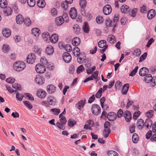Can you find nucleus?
<instances>
[{"label":"nucleus","instance_id":"nucleus-30","mask_svg":"<svg viewBox=\"0 0 156 156\" xmlns=\"http://www.w3.org/2000/svg\"><path fill=\"white\" fill-rule=\"evenodd\" d=\"M129 11V8L127 5H123L121 7V11L123 13H127Z\"/></svg>","mask_w":156,"mask_h":156},{"label":"nucleus","instance_id":"nucleus-11","mask_svg":"<svg viewBox=\"0 0 156 156\" xmlns=\"http://www.w3.org/2000/svg\"><path fill=\"white\" fill-rule=\"evenodd\" d=\"M47 89L48 92L50 94H53L56 91L55 87L52 84L48 85L47 87Z\"/></svg>","mask_w":156,"mask_h":156},{"label":"nucleus","instance_id":"nucleus-50","mask_svg":"<svg viewBox=\"0 0 156 156\" xmlns=\"http://www.w3.org/2000/svg\"><path fill=\"white\" fill-rule=\"evenodd\" d=\"M154 111L152 110H150L146 113V115L148 118L152 117L153 115Z\"/></svg>","mask_w":156,"mask_h":156},{"label":"nucleus","instance_id":"nucleus-22","mask_svg":"<svg viewBox=\"0 0 156 156\" xmlns=\"http://www.w3.org/2000/svg\"><path fill=\"white\" fill-rule=\"evenodd\" d=\"M85 104V100H81L76 105V107L78 109L81 110V108H83Z\"/></svg>","mask_w":156,"mask_h":156},{"label":"nucleus","instance_id":"nucleus-55","mask_svg":"<svg viewBox=\"0 0 156 156\" xmlns=\"http://www.w3.org/2000/svg\"><path fill=\"white\" fill-rule=\"evenodd\" d=\"M24 23L25 25L27 26H29L31 24V22L29 18H27L24 20Z\"/></svg>","mask_w":156,"mask_h":156},{"label":"nucleus","instance_id":"nucleus-37","mask_svg":"<svg viewBox=\"0 0 156 156\" xmlns=\"http://www.w3.org/2000/svg\"><path fill=\"white\" fill-rule=\"evenodd\" d=\"M24 104L27 106L29 109H31L33 108V106L30 102L27 101H23Z\"/></svg>","mask_w":156,"mask_h":156},{"label":"nucleus","instance_id":"nucleus-35","mask_svg":"<svg viewBox=\"0 0 156 156\" xmlns=\"http://www.w3.org/2000/svg\"><path fill=\"white\" fill-rule=\"evenodd\" d=\"M144 124H145V126H146L147 128H148L149 126L151 127L152 124V122L151 119H146Z\"/></svg>","mask_w":156,"mask_h":156},{"label":"nucleus","instance_id":"nucleus-49","mask_svg":"<svg viewBox=\"0 0 156 156\" xmlns=\"http://www.w3.org/2000/svg\"><path fill=\"white\" fill-rule=\"evenodd\" d=\"M102 91V88H100L95 95V97L96 98H99L101 97Z\"/></svg>","mask_w":156,"mask_h":156},{"label":"nucleus","instance_id":"nucleus-46","mask_svg":"<svg viewBox=\"0 0 156 156\" xmlns=\"http://www.w3.org/2000/svg\"><path fill=\"white\" fill-rule=\"evenodd\" d=\"M108 154V156H118V153L116 151H109Z\"/></svg>","mask_w":156,"mask_h":156},{"label":"nucleus","instance_id":"nucleus-5","mask_svg":"<svg viewBox=\"0 0 156 156\" xmlns=\"http://www.w3.org/2000/svg\"><path fill=\"white\" fill-rule=\"evenodd\" d=\"M35 81L39 85H41L44 83L45 80L42 76L40 75H37L35 78Z\"/></svg>","mask_w":156,"mask_h":156},{"label":"nucleus","instance_id":"nucleus-12","mask_svg":"<svg viewBox=\"0 0 156 156\" xmlns=\"http://www.w3.org/2000/svg\"><path fill=\"white\" fill-rule=\"evenodd\" d=\"M117 117V115L116 113L114 112L109 113L107 115L108 119L110 121L115 120Z\"/></svg>","mask_w":156,"mask_h":156},{"label":"nucleus","instance_id":"nucleus-6","mask_svg":"<svg viewBox=\"0 0 156 156\" xmlns=\"http://www.w3.org/2000/svg\"><path fill=\"white\" fill-rule=\"evenodd\" d=\"M36 59V57L34 53H31L29 54L27 58V62L30 64H32L34 62Z\"/></svg>","mask_w":156,"mask_h":156},{"label":"nucleus","instance_id":"nucleus-56","mask_svg":"<svg viewBox=\"0 0 156 156\" xmlns=\"http://www.w3.org/2000/svg\"><path fill=\"white\" fill-rule=\"evenodd\" d=\"M147 55V52L144 53L143 55H141L140 58L139 62H141L144 60L146 58Z\"/></svg>","mask_w":156,"mask_h":156},{"label":"nucleus","instance_id":"nucleus-51","mask_svg":"<svg viewBox=\"0 0 156 156\" xmlns=\"http://www.w3.org/2000/svg\"><path fill=\"white\" fill-rule=\"evenodd\" d=\"M47 101L50 105H54L55 104V102L53 101L51 97H50L48 98L47 99Z\"/></svg>","mask_w":156,"mask_h":156},{"label":"nucleus","instance_id":"nucleus-40","mask_svg":"<svg viewBox=\"0 0 156 156\" xmlns=\"http://www.w3.org/2000/svg\"><path fill=\"white\" fill-rule=\"evenodd\" d=\"M83 31L86 33H87L89 31V29L88 24L86 23H85L83 27Z\"/></svg>","mask_w":156,"mask_h":156},{"label":"nucleus","instance_id":"nucleus-34","mask_svg":"<svg viewBox=\"0 0 156 156\" xmlns=\"http://www.w3.org/2000/svg\"><path fill=\"white\" fill-rule=\"evenodd\" d=\"M152 79L153 77L151 74H148L144 78L145 81L147 83L151 82Z\"/></svg>","mask_w":156,"mask_h":156},{"label":"nucleus","instance_id":"nucleus-36","mask_svg":"<svg viewBox=\"0 0 156 156\" xmlns=\"http://www.w3.org/2000/svg\"><path fill=\"white\" fill-rule=\"evenodd\" d=\"M7 4L6 0H1L0 1V6L2 8H5L7 6Z\"/></svg>","mask_w":156,"mask_h":156},{"label":"nucleus","instance_id":"nucleus-57","mask_svg":"<svg viewBox=\"0 0 156 156\" xmlns=\"http://www.w3.org/2000/svg\"><path fill=\"white\" fill-rule=\"evenodd\" d=\"M12 87L15 89H16L18 90H21V87L20 85L18 83H15L12 85Z\"/></svg>","mask_w":156,"mask_h":156},{"label":"nucleus","instance_id":"nucleus-10","mask_svg":"<svg viewBox=\"0 0 156 156\" xmlns=\"http://www.w3.org/2000/svg\"><path fill=\"white\" fill-rule=\"evenodd\" d=\"M40 61L43 65L46 66L47 68L50 70L52 69L54 67L53 66H51V64H49V63H48L47 61L45 58H41Z\"/></svg>","mask_w":156,"mask_h":156},{"label":"nucleus","instance_id":"nucleus-29","mask_svg":"<svg viewBox=\"0 0 156 156\" xmlns=\"http://www.w3.org/2000/svg\"><path fill=\"white\" fill-rule=\"evenodd\" d=\"M80 50L78 47H76L73 50V53L74 56L76 57H79L80 54Z\"/></svg>","mask_w":156,"mask_h":156},{"label":"nucleus","instance_id":"nucleus-45","mask_svg":"<svg viewBox=\"0 0 156 156\" xmlns=\"http://www.w3.org/2000/svg\"><path fill=\"white\" fill-rule=\"evenodd\" d=\"M27 3L29 6L33 7L34 6L35 2V0H27Z\"/></svg>","mask_w":156,"mask_h":156},{"label":"nucleus","instance_id":"nucleus-47","mask_svg":"<svg viewBox=\"0 0 156 156\" xmlns=\"http://www.w3.org/2000/svg\"><path fill=\"white\" fill-rule=\"evenodd\" d=\"M76 123V122L72 119H69L68 121V125L69 126H73L75 125Z\"/></svg>","mask_w":156,"mask_h":156},{"label":"nucleus","instance_id":"nucleus-52","mask_svg":"<svg viewBox=\"0 0 156 156\" xmlns=\"http://www.w3.org/2000/svg\"><path fill=\"white\" fill-rule=\"evenodd\" d=\"M65 49L68 52H70L72 50V47L69 44H67L64 47Z\"/></svg>","mask_w":156,"mask_h":156},{"label":"nucleus","instance_id":"nucleus-14","mask_svg":"<svg viewBox=\"0 0 156 156\" xmlns=\"http://www.w3.org/2000/svg\"><path fill=\"white\" fill-rule=\"evenodd\" d=\"M37 96L40 98H44L46 95V92L42 90H39L37 92Z\"/></svg>","mask_w":156,"mask_h":156},{"label":"nucleus","instance_id":"nucleus-54","mask_svg":"<svg viewBox=\"0 0 156 156\" xmlns=\"http://www.w3.org/2000/svg\"><path fill=\"white\" fill-rule=\"evenodd\" d=\"M68 4L66 2H62L61 4L62 8L64 10L67 9L68 7Z\"/></svg>","mask_w":156,"mask_h":156},{"label":"nucleus","instance_id":"nucleus-59","mask_svg":"<svg viewBox=\"0 0 156 156\" xmlns=\"http://www.w3.org/2000/svg\"><path fill=\"white\" fill-rule=\"evenodd\" d=\"M16 98L19 101H21L23 100V98L24 97V96L22 95L21 94L17 93L16 94Z\"/></svg>","mask_w":156,"mask_h":156},{"label":"nucleus","instance_id":"nucleus-13","mask_svg":"<svg viewBox=\"0 0 156 156\" xmlns=\"http://www.w3.org/2000/svg\"><path fill=\"white\" fill-rule=\"evenodd\" d=\"M149 70L145 67H143L141 68L139 72V74L140 76H144L148 73Z\"/></svg>","mask_w":156,"mask_h":156},{"label":"nucleus","instance_id":"nucleus-26","mask_svg":"<svg viewBox=\"0 0 156 156\" xmlns=\"http://www.w3.org/2000/svg\"><path fill=\"white\" fill-rule=\"evenodd\" d=\"M40 30L38 28H34L32 30L31 32L32 34L35 36L38 37L40 34Z\"/></svg>","mask_w":156,"mask_h":156},{"label":"nucleus","instance_id":"nucleus-2","mask_svg":"<svg viewBox=\"0 0 156 156\" xmlns=\"http://www.w3.org/2000/svg\"><path fill=\"white\" fill-rule=\"evenodd\" d=\"M59 118H60V122H58L56 123V125L60 129L62 130L65 129V126H64L66 122V120L65 117L63 115H62V114H60L59 115Z\"/></svg>","mask_w":156,"mask_h":156},{"label":"nucleus","instance_id":"nucleus-1","mask_svg":"<svg viewBox=\"0 0 156 156\" xmlns=\"http://www.w3.org/2000/svg\"><path fill=\"white\" fill-rule=\"evenodd\" d=\"M26 67L25 63L21 61H17L15 62L13 65L14 69L16 72H20Z\"/></svg>","mask_w":156,"mask_h":156},{"label":"nucleus","instance_id":"nucleus-33","mask_svg":"<svg viewBox=\"0 0 156 156\" xmlns=\"http://www.w3.org/2000/svg\"><path fill=\"white\" fill-rule=\"evenodd\" d=\"M37 5L38 7L43 8L45 7V3L43 0H39L37 2Z\"/></svg>","mask_w":156,"mask_h":156},{"label":"nucleus","instance_id":"nucleus-62","mask_svg":"<svg viewBox=\"0 0 156 156\" xmlns=\"http://www.w3.org/2000/svg\"><path fill=\"white\" fill-rule=\"evenodd\" d=\"M2 49L4 52L7 53L9 50V46L6 44L4 45Z\"/></svg>","mask_w":156,"mask_h":156},{"label":"nucleus","instance_id":"nucleus-31","mask_svg":"<svg viewBox=\"0 0 156 156\" xmlns=\"http://www.w3.org/2000/svg\"><path fill=\"white\" fill-rule=\"evenodd\" d=\"M2 34L4 36L6 37H9L11 35V32L9 30L4 28L2 30Z\"/></svg>","mask_w":156,"mask_h":156},{"label":"nucleus","instance_id":"nucleus-44","mask_svg":"<svg viewBox=\"0 0 156 156\" xmlns=\"http://www.w3.org/2000/svg\"><path fill=\"white\" fill-rule=\"evenodd\" d=\"M5 14H6L7 15H10L12 13V10L10 7H8L6 8V10L4 11Z\"/></svg>","mask_w":156,"mask_h":156},{"label":"nucleus","instance_id":"nucleus-7","mask_svg":"<svg viewBox=\"0 0 156 156\" xmlns=\"http://www.w3.org/2000/svg\"><path fill=\"white\" fill-rule=\"evenodd\" d=\"M63 59L64 61L67 63L69 62L72 59V57L70 54L68 52L64 53L62 55Z\"/></svg>","mask_w":156,"mask_h":156},{"label":"nucleus","instance_id":"nucleus-3","mask_svg":"<svg viewBox=\"0 0 156 156\" xmlns=\"http://www.w3.org/2000/svg\"><path fill=\"white\" fill-rule=\"evenodd\" d=\"M91 111L93 114L96 115H98L101 112V108L99 105L94 104L92 106Z\"/></svg>","mask_w":156,"mask_h":156},{"label":"nucleus","instance_id":"nucleus-8","mask_svg":"<svg viewBox=\"0 0 156 156\" xmlns=\"http://www.w3.org/2000/svg\"><path fill=\"white\" fill-rule=\"evenodd\" d=\"M69 16L72 19H75L77 16V10L75 7L71 8L69 12Z\"/></svg>","mask_w":156,"mask_h":156},{"label":"nucleus","instance_id":"nucleus-16","mask_svg":"<svg viewBox=\"0 0 156 156\" xmlns=\"http://www.w3.org/2000/svg\"><path fill=\"white\" fill-rule=\"evenodd\" d=\"M124 117L127 122H129L132 119L130 112L128 111H126L124 113Z\"/></svg>","mask_w":156,"mask_h":156},{"label":"nucleus","instance_id":"nucleus-48","mask_svg":"<svg viewBox=\"0 0 156 156\" xmlns=\"http://www.w3.org/2000/svg\"><path fill=\"white\" fill-rule=\"evenodd\" d=\"M138 66H136L133 70H132L131 72L129 74L130 76H134L137 72L138 69Z\"/></svg>","mask_w":156,"mask_h":156},{"label":"nucleus","instance_id":"nucleus-17","mask_svg":"<svg viewBox=\"0 0 156 156\" xmlns=\"http://www.w3.org/2000/svg\"><path fill=\"white\" fill-rule=\"evenodd\" d=\"M58 35L56 34H53L52 35L50 38V41L52 43H56L58 40Z\"/></svg>","mask_w":156,"mask_h":156},{"label":"nucleus","instance_id":"nucleus-41","mask_svg":"<svg viewBox=\"0 0 156 156\" xmlns=\"http://www.w3.org/2000/svg\"><path fill=\"white\" fill-rule=\"evenodd\" d=\"M108 22H109L108 26L112 27H113L112 30L114 31V29L116 27V23L113 20H110L109 21H108Z\"/></svg>","mask_w":156,"mask_h":156},{"label":"nucleus","instance_id":"nucleus-15","mask_svg":"<svg viewBox=\"0 0 156 156\" xmlns=\"http://www.w3.org/2000/svg\"><path fill=\"white\" fill-rule=\"evenodd\" d=\"M155 10L151 9L148 12L147 17L149 19H151L153 18L155 16Z\"/></svg>","mask_w":156,"mask_h":156},{"label":"nucleus","instance_id":"nucleus-42","mask_svg":"<svg viewBox=\"0 0 156 156\" xmlns=\"http://www.w3.org/2000/svg\"><path fill=\"white\" fill-rule=\"evenodd\" d=\"M50 111L52 112L54 114L56 115H58L60 112V109L56 108L51 109Z\"/></svg>","mask_w":156,"mask_h":156},{"label":"nucleus","instance_id":"nucleus-25","mask_svg":"<svg viewBox=\"0 0 156 156\" xmlns=\"http://www.w3.org/2000/svg\"><path fill=\"white\" fill-rule=\"evenodd\" d=\"M106 44V42L105 40H102L99 41L98 43V47L100 48H104L107 45Z\"/></svg>","mask_w":156,"mask_h":156},{"label":"nucleus","instance_id":"nucleus-24","mask_svg":"<svg viewBox=\"0 0 156 156\" xmlns=\"http://www.w3.org/2000/svg\"><path fill=\"white\" fill-rule=\"evenodd\" d=\"M107 41L111 44H114L115 43L116 41L115 36L112 35H110L108 36Z\"/></svg>","mask_w":156,"mask_h":156},{"label":"nucleus","instance_id":"nucleus-18","mask_svg":"<svg viewBox=\"0 0 156 156\" xmlns=\"http://www.w3.org/2000/svg\"><path fill=\"white\" fill-rule=\"evenodd\" d=\"M129 87V85L128 83L124 84L122 89V93L123 94L126 95L127 94Z\"/></svg>","mask_w":156,"mask_h":156},{"label":"nucleus","instance_id":"nucleus-27","mask_svg":"<svg viewBox=\"0 0 156 156\" xmlns=\"http://www.w3.org/2000/svg\"><path fill=\"white\" fill-rule=\"evenodd\" d=\"M72 43L74 46H78L80 43V40L79 38L78 37H75L73 39Z\"/></svg>","mask_w":156,"mask_h":156},{"label":"nucleus","instance_id":"nucleus-53","mask_svg":"<svg viewBox=\"0 0 156 156\" xmlns=\"http://www.w3.org/2000/svg\"><path fill=\"white\" fill-rule=\"evenodd\" d=\"M84 70V68L82 65H80L77 69V73L79 74L80 72H83Z\"/></svg>","mask_w":156,"mask_h":156},{"label":"nucleus","instance_id":"nucleus-20","mask_svg":"<svg viewBox=\"0 0 156 156\" xmlns=\"http://www.w3.org/2000/svg\"><path fill=\"white\" fill-rule=\"evenodd\" d=\"M54 50L53 47L51 45L48 46L45 50L46 53L48 55H52L54 52Z\"/></svg>","mask_w":156,"mask_h":156},{"label":"nucleus","instance_id":"nucleus-63","mask_svg":"<svg viewBox=\"0 0 156 156\" xmlns=\"http://www.w3.org/2000/svg\"><path fill=\"white\" fill-rule=\"evenodd\" d=\"M140 111L135 112L133 115V118L135 119H137L139 116L140 115Z\"/></svg>","mask_w":156,"mask_h":156},{"label":"nucleus","instance_id":"nucleus-58","mask_svg":"<svg viewBox=\"0 0 156 156\" xmlns=\"http://www.w3.org/2000/svg\"><path fill=\"white\" fill-rule=\"evenodd\" d=\"M133 54L134 55L138 56L141 54V51L139 49H137L135 50L133 52Z\"/></svg>","mask_w":156,"mask_h":156},{"label":"nucleus","instance_id":"nucleus-60","mask_svg":"<svg viewBox=\"0 0 156 156\" xmlns=\"http://www.w3.org/2000/svg\"><path fill=\"white\" fill-rule=\"evenodd\" d=\"M15 79L13 78L12 77H9V78H7L6 81L7 83H13L15 82Z\"/></svg>","mask_w":156,"mask_h":156},{"label":"nucleus","instance_id":"nucleus-64","mask_svg":"<svg viewBox=\"0 0 156 156\" xmlns=\"http://www.w3.org/2000/svg\"><path fill=\"white\" fill-rule=\"evenodd\" d=\"M137 11V9L136 8H135L133 9L131 12L130 13V14L132 16L134 17L136 15V13Z\"/></svg>","mask_w":156,"mask_h":156},{"label":"nucleus","instance_id":"nucleus-61","mask_svg":"<svg viewBox=\"0 0 156 156\" xmlns=\"http://www.w3.org/2000/svg\"><path fill=\"white\" fill-rule=\"evenodd\" d=\"M80 7H86V2L85 0H80Z\"/></svg>","mask_w":156,"mask_h":156},{"label":"nucleus","instance_id":"nucleus-9","mask_svg":"<svg viewBox=\"0 0 156 156\" xmlns=\"http://www.w3.org/2000/svg\"><path fill=\"white\" fill-rule=\"evenodd\" d=\"M112 8L109 5H106L103 8V12L104 14L107 15L112 12Z\"/></svg>","mask_w":156,"mask_h":156},{"label":"nucleus","instance_id":"nucleus-23","mask_svg":"<svg viewBox=\"0 0 156 156\" xmlns=\"http://www.w3.org/2000/svg\"><path fill=\"white\" fill-rule=\"evenodd\" d=\"M42 37L44 40L46 41H50V36L49 33L48 32L44 33L42 34Z\"/></svg>","mask_w":156,"mask_h":156},{"label":"nucleus","instance_id":"nucleus-38","mask_svg":"<svg viewBox=\"0 0 156 156\" xmlns=\"http://www.w3.org/2000/svg\"><path fill=\"white\" fill-rule=\"evenodd\" d=\"M110 132L111 130L110 129H105V130L103 132L104 137L105 138L107 137Z\"/></svg>","mask_w":156,"mask_h":156},{"label":"nucleus","instance_id":"nucleus-43","mask_svg":"<svg viewBox=\"0 0 156 156\" xmlns=\"http://www.w3.org/2000/svg\"><path fill=\"white\" fill-rule=\"evenodd\" d=\"M104 20V19L102 16H98L96 18V22L98 24H101L103 22Z\"/></svg>","mask_w":156,"mask_h":156},{"label":"nucleus","instance_id":"nucleus-39","mask_svg":"<svg viewBox=\"0 0 156 156\" xmlns=\"http://www.w3.org/2000/svg\"><path fill=\"white\" fill-rule=\"evenodd\" d=\"M138 140V135L136 133H134L132 136V140L134 143H137Z\"/></svg>","mask_w":156,"mask_h":156},{"label":"nucleus","instance_id":"nucleus-32","mask_svg":"<svg viewBox=\"0 0 156 156\" xmlns=\"http://www.w3.org/2000/svg\"><path fill=\"white\" fill-rule=\"evenodd\" d=\"M73 31L74 33L76 34H78L80 33V29L79 27L77 25H74L73 27Z\"/></svg>","mask_w":156,"mask_h":156},{"label":"nucleus","instance_id":"nucleus-28","mask_svg":"<svg viewBox=\"0 0 156 156\" xmlns=\"http://www.w3.org/2000/svg\"><path fill=\"white\" fill-rule=\"evenodd\" d=\"M144 125V123L142 119H140L138 120L137 125L139 129H142L143 128Z\"/></svg>","mask_w":156,"mask_h":156},{"label":"nucleus","instance_id":"nucleus-4","mask_svg":"<svg viewBox=\"0 0 156 156\" xmlns=\"http://www.w3.org/2000/svg\"><path fill=\"white\" fill-rule=\"evenodd\" d=\"M35 69L36 72L39 73H43L46 70L45 67L44 65L41 64H38L36 65Z\"/></svg>","mask_w":156,"mask_h":156},{"label":"nucleus","instance_id":"nucleus-21","mask_svg":"<svg viewBox=\"0 0 156 156\" xmlns=\"http://www.w3.org/2000/svg\"><path fill=\"white\" fill-rule=\"evenodd\" d=\"M64 21V20H63L61 16H60L56 18L55 22L57 26H60L63 23Z\"/></svg>","mask_w":156,"mask_h":156},{"label":"nucleus","instance_id":"nucleus-19","mask_svg":"<svg viewBox=\"0 0 156 156\" xmlns=\"http://www.w3.org/2000/svg\"><path fill=\"white\" fill-rule=\"evenodd\" d=\"M16 22L17 24H21L24 21L23 16L21 15H18L16 17Z\"/></svg>","mask_w":156,"mask_h":156}]
</instances>
